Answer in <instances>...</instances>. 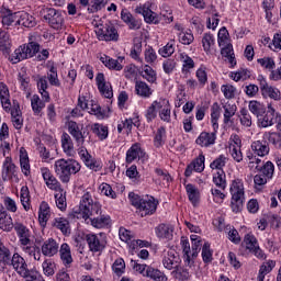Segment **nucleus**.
Masks as SVG:
<instances>
[{
	"instance_id": "obj_1",
	"label": "nucleus",
	"mask_w": 281,
	"mask_h": 281,
	"mask_svg": "<svg viewBox=\"0 0 281 281\" xmlns=\"http://www.w3.org/2000/svg\"><path fill=\"white\" fill-rule=\"evenodd\" d=\"M81 168L82 166H80V162L74 158H60L54 164V171L61 183H69V181H71V176L78 175Z\"/></svg>"
},
{
	"instance_id": "obj_2",
	"label": "nucleus",
	"mask_w": 281,
	"mask_h": 281,
	"mask_svg": "<svg viewBox=\"0 0 281 281\" xmlns=\"http://www.w3.org/2000/svg\"><path fill=\"white\" fill-rule=\"evenodd\" d=\"M128 199L131 204L136 209V214L142 216V218H144V216H153V214L157 212L159 202L153 196L146 195L143 198L135 194L134 192H131L128 194Z\"/></svg>"
},
{
	"instance_id": "obj_3",
	"label": "nucleus",
	"mask_w": 281,
	"mask_h": 281,
	"mask_svg": "<svg viewBox=\"0 0 281 281\" xmlns=\"http://www.w3.org/2000/svg\"><path fill=\"white\" fill-rule=\"evenodd\" d=\"M231 192V207L233 212L238 213L245 205V183L241 179H235L229 187Z\"/></svg>"
},
{
	"instance_id": "obj_4",
	"label": "nucleus",
	"mask_w": 281,
	"mask_h": 281,
	"mask_svg": "<svg viewBox=\"0 0 281 281\" xmlns=\"http://www.w3.org/2000/svg\"><path fill=\"white\" fill-rule=\"evenodd\" d=\"M38 52H41V45L36 42H30L29 44L16 48L14 53L10 55L9 60L12 65H16L18 63H21V60L36 56Z\"/></svg>"
},
{
	"instance_id": "obj_5",
	"label": "nucleus",
	"mask_w": 281,
	"mask_h": 281,
	"mask_svg": "<svg viewBox=\"0 0 281 281\" xmlns=\"http://www.w3.org/2000/svg\"><path fill=\"white\" fill-rule=\"evenodd\" d=\"M94 32L98 41H105V43L120 41V33L112 22H105L104 24H95Z\"/></svg>"
},
{
	"instance_id": "obj_6",
	"label": "nucleus",
	"mask_w": 281,
	"mask_h": 281,
	"mask_svg": "<svg viewBox=\"0 0 281 281\" xmlns=\"http://www.w3.org/2000/svg\"><path fill=\"white\" fill-rule=\"evenodd\" d=\"M99 212H102L100 203L93 201V196L90 192H86L81 198L78 214L82 216V218H90V216L98 215Z\"/></svg>"
},
{
	"instance_id": "obj_7",
	"label": "nucleus",
	"mask_w": 281,
	"mask_h": 281,
	"mask_svg": "<svg viewBox=\"0 0 281 281\" xmlns=\"http://www.w3.org/2000/svg\"><path fill=\"white\" fill-rule=\"evenodd\" d=\"M40 14L45 19L53 30H60L65 25L63 12L48 7H43Z\"/></svg>"
},
{
	"instance_id": "obj_8",
	"label": "nucleus",
	"mask_w": 281,
	"mask_h": 281,
	"mask_svg": "<svg viewBox=\"0 0 281 281\" xmlns=\"http://www.w3.org/2000/svg\"><path fill=\"white\" fill-rule=\"evenodd\" d=\"M257 82H259V89L262 98L265 100H273V102H281V91L277 87H273L267 82V78L262 75L257 77Z\"/></svg>"
},
{
	"instance_id": "obj_9",
	"label": "nucleus",
	"mask_w": 281,
	"mask_h": 281,
	"mask_svg": "<svg viewBox=\"0 0 281 281\" xmlns=\"http://www.w3.org/2000/svg\"><path fill=\"white\" fill-rule=\"evenodd\" d=\"M267 109V112L257 119L259 128H269V126H273V124H276L273 121L276 120V114L280 113L276 112V104H273V102L268 103Z\"/></svg>"
},
{
	"instance_id": "obj_10",
	"label": "nucleus",
	"mask_w": 281,
	"mask_h": 281,
	"mask_svg": "<svg viewBox=\"0 0 281 281\" xmlns=\"http://www.w3.org/2000/svg\"><path fill=\"white\" fill-rule=\"evenodd\" d=\"M79 147V157L83 161L85 166L94 172H100V170H102V161L89 155V151L87 148L82 147V145Z\"/></svg>"
},
{
	"instance_id": "obj_11",
	"label": "nucleus",
	"mask_w": 281,
	"mask_h": 281,
	"mask_svg": "<svg viewBox=\"0 0 281 281\" xmlns=\"http://www.w3.org/2000/svg\"><path fill=\"white\" fill-rule=\"evenodd\" d=\"M9 267H12V269L20 276H25L27 273V270L30 269L27 267V261H25V258L20 256L18 252L13 254L10 260L7 262Z\"/></svg>"
},
{
	"instance_id": "obj_12",
	"label": "nucleus",
	"mask_w": 281,
	"mask_h": 281,
	"mask_svg": "<svg viewBox=\"0 0 281 281\" xmlns=\"http://www.w3.org/2000/svg\"><path fill=\"white\" fill-rule=\"evenodd\" d=\"M0 19L2 26L5 27V30H9L14 25H19V13L12 12V10L8 9L7 7H1Z\"/></svg>"
},
{
	"instance_id": "obj_13",
	"label": "nucleus",
	"mask_w": 281,
	"mask_h": 281,
	"mask_svg": "<svg viewBox=\"0 0 281 281\" xmlns=\"http://www.w3.org/2000/svg\"><path fill=\"white\" fill-rule=\"evenodd\" d=\"M150 2L139 4L136 7L135 12L136 14H142V16H144L145 23H159V18L157 16V13L150 10Z\"/></svg>"
},
{
	"instance_id": "obj_14",
	"label": "nucleus",
	"mask_w": 281,
	"mask_h": 281,
	"mask_svg": "<svg viewBox=\"0 0 281 281\" xmlns=\"http://www.w3.org/2000/svg\"><path fill=\"white\" fill-rule=\"evenodd\" d=\"M41 175L48 190H53L54 192H56V190H60V188H63V184H60V181H58V179L54 177V173H52V170H49V168L43 167L41 169Z\"/></svg>"
},
{
	"instance_id": "obj_15",
	"label": "nucleus",
	"mask_w": 281,
	"mask_h": 281,
	"mask_svg": "<svg viewBox=\"0 0 281 281\" xmlns=\"http://www.w3.org/2000/svg\"><path fill=\"white\" fill-rule=\"evenodd\" d=\"M95 82L101 95L111 100V98H113V88L111 87V83L106 82L104 74L99 72L95 77Z\"/></svg>"
},
{
	"instance_id": "obj_16",
	"label": "nucleus",
	"mask_w": 281,
	"mask_h": 281,
	"mask_svg": "<svg viewBox=\"0 0 281 281\" xmlns=\"http://www.w3.org/2000/svg\"><path fill=\"white\" fill-rule=\"evenodd\" d=\"M67 128L69 135L74 137L77 146H82L85 144V133H82V127H80L76 121H68Z\"/></svg>"
},
{
	"instance_id": "obj_17",
	"label": "nucleus",
	"mask_w": 281,
	"mask_h": 281,
	"mask_svg": "<svg viewBox=\"0 0 281 281\" xmlns=\"http://www.w3.org/2000/svg\"><path fill=\"white\" fill-rule=\"evenodd\" d=\"M162 265L168 271H172L175 268L181 265V258L176 250H169L164 255Z\"/></svg>"
},
{
	"instance_id": "obj_18",
	"label": "nucleus",
	"mask_w": 281,
	"mask_h": 281,
	"mask_svg": "<svg viewBox=\"0 0 281 281\" xmlns=\"http://www.w3.org/2000/svg\"><path fill=\"white\" fill-rule=\"evenodd\" d=\"M87 243L90 251L98 254V251H102L104 247H106V240L102 238V235L98 236L95 234L87 235Z\"/></svg>"
},
{
	"instance_id": "obj_19",
	"label": "nucleus",
	"mask_w": 281,
	"mask_h": 281,
	"mask_svg": "<svg viewBox=\"0 0 281 281\" xmlns=\"http://www.w3.org/2000/svg\"><path fill=\"white\" fill-rule=\"evenodd\" d=\"M13 228L19 238L20 245H30V243H31L30 228H27V226H25L21 222H15Z\"/></svg>"
},
{
	"instance_id": "obj_20",
	"label": "nucleus",
	"mask_w": 281,
	"mask_h": 281,
	"mask_svg": "<svg viewBox=\"0 0 281 281\" xmlns=\"http://www.w3.org/2000/svg\"><path fill=\"white\" fill-rule=\"evenodd\" d=\"M205 170V156L200 154L184 171L186 177H192V172H203Z\"/></svg>"
},
{
	"instance_id": "obj_21",
	"label": "nucleus",
	"mask_w": 281,
	"mask_h": 281,
	"mask_svg": "<svg viewBox=\"0 0 281 281\" xmlns=\"http://www.w3.org/2000/svg\"><path fill=\"white\" fill-rule=\"evenodd\" d=\"M195 144L202 148H210V146H214V144H216V131L212 133L202 132L195 139Z\"/></svg>"
},
{
	"instance_id": "obj_22",
	"label": "nucleus",
	"mask_w": 281,
	"mask_h": 281,
	"mask_svg": "<svg viewBox=\"0 0 281 281\" xmlns=\"http://www.w3.org/2000/svg\"><path fill=\"white\" fill-rule=\"evenodd\" d=\"M16 177V166L12 162V158L7 157L2 165V179L3 181H10Z\"/></svg>"
},
{
	"instance_id": "obj_23",
	"label": "nucleus",
	"mask_w": 281,
	"mask_h": 281,
	"mask_svg": "<svg viewBox=\"0 0 281 281\" xmlns=\"http://www.w3.org/2000/svg\"><path fill=\"white\" fill-rule=\"evenodd\" d=\"M179 60L182 65L181 71L183 76H190V72L196 66L194 59H192L188 53H179Z\"/></svg>"
},
{
	"instance_id": "obj_24",
	"label": "nucleus",
	"mask_w": 281,
	"mask_h": 281,
	"mask_svg": "<svg viewBox=\"0 0 281 281\" xmlns=\"http://www.w3.org/2000/svg\"><path fill=\"white\" fill-rule=\"evenodd\" d=\"M250 148L255 155L258 157H267L269 155V143H267V139L263 138V140H254L250 145Z\"/></svg>"
},
{
	"instance_id": "obj_25",
	"label": "nucleus",
	"mask_w": 281,
	"mask_h": 281,
	"mask_svg": "<svg viewBox=\"0 0 281 281\" xmlns=\"http://www.w3.org/2000/svg\"><path fill=\"white\" fill-rule=\"evenodd\" d=\"M144 157V150L142 149V146L139 144H134L130 147V149L126 151V164H133V161H139Z\"/></svg>"
},
{
	"instance_id": "obj_26",
	"label": "nucleus",
	"mask_w": 281,
	"mask_h": 281,
	"mask_svg": "<svg viewBox=\"0 0 281 281\" xmlns=\"http://www.w3.org/2000/svg\"><path fill=\"white\" fill-rule=\"evenodd\" d=\"M58 243L55 241L54 238H49L42 245L41 251L43 256H46L47 258H52L53 256H56L58 254Z\"/></svg>"
},
{
	"instance_id": "obj_27",
	"label": "nucleus",
	"mask_w": 281,
	"mask_h": 281,
	"mask_svg": "<svg viewBox=\"0 0 281 281\" xmlns=\"http://www.w3.org/2000/svg\"><path fill=\"white\" fill-rule=\"evenodd\" d=\"M100 61L103 63L108 69H113L114 71H122V69H124V66H122L124 58L122 57L114 59L110 56L103 55L100 57Z\"/></svg>"
},
{
	"instance_id": "obj_28",
	"label": "nucleus",
	"mask_w": 281,
	"mask_h": 281,
	"mask_svg": "<svg viewBox=\"0 0 281 281\" xmlns=\"http://www.w3.org/2000/svg\"><path fill=\"white\" fill-rule=\"evenodd\" d=\"M201 43L203 52H205V54L210 56V54H212V52H214L216 47V37H214V34L212 33H204Z\"/></svg>"
},
{
	"instance_id": "obj_29",
	"label": "nucleus",
	"mask_w": 281,
	"mask_h": 281,
	"mask_svg": "<svg viewBox=\"0 0 281 281\" xmlns=\"http://www.w3.org/2000/svg\"><path fill=\"white\" fill-rule=\"evenodd\" d=\"M159 117L162 122H171L170 102L167 99H159L158 103Z\"/></svg>"
},
{
	"instance_id": "obj_30",
	"label": "nucleus",
	"mask_w": 281,
	"mask_h": 281,
	"mask_svg": "<svg viewBox=\"0 0 281 281\" xmlns=\"http://www.w3.org/2000/svg\"><path fill=\"white\" fill-rule=\"evenodd\" d=\"M61 148L67 157H76V149L74 148V139L67 133L61 135Z\"/></svg>"
},
{
	"instance_id": "obj_31",
	"label": "nucleus",
	"mask_w": 281,
	"mask_h": 281,
	"mask_svg": "<svg viewBox=\"0 0 281 281\" xmlns=\"http://www.w3.org/2000/svg\"><path fill=\"white\" fill-rule=\"evenodd\" d=\"M52 216V210L49 209V204L47 202H42L38 210V223L41 227L47 226V221Z\"/></svg>"
},
{
	"instance_id": "obj_32",
	"label": "nucleus",
	"mask_w": 281,
	"mask_h": 281,
	"mask_svg": "<svg viewBox=\"0 0 281 281\" xmlns=\"http://www.w3.org/2000/svg\"><path fill=\"white\" fill-rule=\"evenodd\" d=\"M10 112H11V121L14 128H16L18 131L23 128V114L21 113V108L19 106V104H14L10 109L9 113Z\"/></svg>"
},
{
	"instance_id": "obj_33",
	"label": "nucleus",
	"mask_w": 281,
	"mask_h": 281,
	"mask_svg": "<svg viewBox=\"0 0 281 281\" xmlns=\"http://www.w3.org/2000/svg\"><path fill=\"white\" fill-rule=\"evenodd\" d=\"M90 221L92 227H95V229H104L106 227H111V216L106 214L100 213V215L92 217Z\"/></svg>"
},
{
	"instance_id": "obj_34",
	"label": "nucleus",
	"mask_w": 281,
	"mask_h": 281,
	"mask_svg": "<svg viewBox=\"0 0 281 281\" xmlns=\"http://www.w3.org/2000/svg\"><path fill=\"white\" fill-rule=\"evenodd\" d=\"M0 229H2V232H12V229H14L12 215L8 214L5 210H0Z\"/></svg>"
},
{
	"instance_id": "obj_35",
	"label": "nucleus",
	"mask_w": 281,
	"mask_h": 281,
	"mask_svg": "<svg viewBox=\"0 0 281 281\" xmlns=\"http://www.w3.org/2000/svg\"><path fill=\"white\" fill-rule=\"evenodd\" d=\"M222 109L224 111V124H232V117L236 115V111H238V106L235 105L233 102H225L222 105Z\"/></svg>"
},
{
	"instance_id": "obj_36",
	"label": "nucleus",
	"mask_w": 281,
	"mask_h": 281,
	"mask_svg": "<svg viewBox=\"0 0 281 281\" xmlns=\"http://www.w3.org/2000/svg\"><path fill=\"white\" fill-rule=\"evenodd\" d=\"M0 100L2 109L10 113V109L12 108V103L10 102V90L8 89V86L4 83L0 85Z\"/></svg>"
},
{
	"instance_id": "obj_37",
	"label": "nucleus",
	"mask_w": 281,
	"mask_h": 281,
	"mask_svg": "<svg viewBox=\"0 0 281 281\" xmlns=\"http://www.w3.org/2000/svg\"><path fill=\"white\" fill-rule=\"evenodd\" d=\"M18 25L23 27H36V18L27 12L18 13Z\"/></svg>"
},
{
	"instance_id": "obj_38",
	"label": "nucleus",
	"mask_w": 281,
	"mask_h": 281,
	"mask_svg": "<svg viewBox=\"0 0 281 281\" xmlns=\"http://www.w3.org/2000/svg\"><path fill=\"white\" fill-rule=\"evenodd\" d=\"M90 130L92 131L93 135H95V137H98V139L101 142H104V139L109 137V127L104 124L93 123L90 126Z\"/></svg>"
},
{
	"instance_id": "obj_39",
	"label": "nucleus",
	"mask_w": 281,
	"mask_h": 281,
	"mask_svg": "<svg viewBox=\"0 0 281 281\" xmlns=\"http://www.w3.org/2000/svg\"><path fill=\"white\" fill-rule=\"evenodd\" d=\"M37 89L38 93H41L45 102H49V100H52L49 92L47 91V89H49V83H47V76H42L37 79Z\"/></svg>"
},
{
	"instance_id": "obj_40",
	"label": "nucleus",
	"mask_w": 281,
	"mask_h": 281,
	"mask_svg": "<svg viewBox=\"0 0 281 281\" xmlns=\"http://www.w3.org/2000/svg\"><path fill=\"white\" fill-rule=\"evenodd\" d=\"M173 232L175 227L170 224H160L156 227V236H158V238H167L170 240L172 239Z\"/></svg>"
},
{
	"instance_id": "obj_41",
	"label": "nucleus",
	"mask_w": 281,
	"mask_h": 281,
	"mask_svg": "<svg viewBox=\"0 0 281 281\" xmlns=\"http://www.w3.org/2000/svg\"><path fill=\"white\" fill-rule=\"evenodd\" d=\"M188 199L192 205H199V201L201 199V192H199V188L194 184L189 183L186 186Z\"/></svg>"
},
{
	"instance_id": "obj_42",
	"label": "nucleus",
	"mask_w": 281,
	"mask_h": 281,
	"mask_svg": "<svg viewBox=\"0 0 281 281\" xmlns=\"http://www.w3.org/2000/svg\"><path fill=\"white\" fill-rule=\"evenodd\" d=\"M20 166L23 175H25V177H30V157L27 156V151L25 150V148L20 149Z\"/></svg>"
},
{
	"instance_id": "obj_43",
	"label": "nucleus",
	"mask_w": 281,
	"mask_h": 281,
	"mask_svg": "<svg viewBox=\"0 0 281 281\" xmlns=\"http://www.w3.org/2000/svg\"><path fill=\"white\" fill-rule=\"evenodd\" d=\"M49 101H45V99L41 100V97L38 94H34L31 98V106L34 115H41L43 109H45V103Z\"/></svg>"
},
{
	"instance_id": "obj_44",
	"label": "nucleus",
	"mask_w": 281,
	"mask_h": 281,
	"mask_svg": "<svg viewBox=\"0 0 281 281\" xmlns=\"http://www.w3.org/2000/svg\"><path fill=\"white\" fill-rule=\"evenodd\" d=\"M55 203L58 210H67V192H65V189L60 188V190L55 191Z\"/></svg>"
},
{
	"instance_id": "obj_45",
	"label": "nucleus",
	"mask_w": 281,
	"mask_h": 281,
	"mask_svg": "<svg viewBox=\"0 0 281 281\" xmlns=\"http://www.w3.org/2000/svg\"><path fill=\"white\" fill-rule=\"evenodd\" d=\"M263 139H267L269 144H272L274 148L281 150V134L278 132H265Z\"/></svg>"
},
{
	"instance_id": "obj_46",
	"label": "nucleus",
	"mask_w": 281,
	"mask_h": 281,
	"mask_svg": "<svg viewBox=\"0 0 281 281\" xmlns=\"http://www.w3.org/2000/svg\"><path fill=\"white\" fill-rule=\"evenodd\" d=\"M248 109L252 115H256L257 120L260 117V115H265L267 113V108L265 104L256 100L249 102Z\"/></svg>"
},
{
	"instance_id": "obj_47",
	"label": "nucleus",
	"mask_w": 281,
	"mask_h": 281,
	"mask_svg": "<svg viewBox=\"0 0 281 281\" xmlns=\"http://www.w3.org/2000/svg\"><path fill=\"white\" fill-rule=\"evenodd\" d=\"M20 201L22 207H24L25 212H30L32 207L31 196H30V189L27 187H22L20 191Z\"/></svg>"
},
{
	"instance_id": "obj_48",
	"label": "nucleus",
	"mask_w": 281,
	"mask_h": 281,
	"mask_svg": "<svg viewBox=\"0 0 281 281\" xmlns=\"http://www.w3.org/2000/svg\"><path fill=\"white\" fill-rule=\"evenodd\" d=\"M135 91L140 98H150V95H153V90L150 89L148 83L144 81H136Z\"/></svg>"
},
{
	"instance_id": "obj_49",
	"label": "nucleus",
	"mask_w": 281,
	"mask_h": 281,
	"mask_svg": "<svg viewBox=\"0 0 281 281\" xmlns=\"http://www.w3.org/2000/svg\"><path fill=\"white\" fill-rule=\"evenodd\" d=\"M145 278H150V280L155 281H168V277L166 276V273L153 267L147 268Z\"/></svg>"
},
{
	"instance_id": "obj_50",
	"label": "nucleus",
	"mask_w": 281,
	"mask_h": 281,
	"mask_svg": "<svg viewBox=\"0 0 281 281\" xmlns=\"http://www.w3.org/2000/svg\"><path fill=\"white\" fill-rule=\"evenodd\" d=\"M59 256L64 265H71L74 262V258L71 257V248L69 247V244H61L59 249Z\"/></svg>"
},
{
	"instance_id": "obj_51",
	"label": "nucleus",
	"mask_w": 281,
	"mask_h": 281,
	"mask_svg": "<svg viewBox=\"0 0 281 281\" xmlns=\"http://www.w3.org/2000/svg\"><path fill=\"white\" fill-rule=\"evenodd\" d=\"M266 179H273V175L276 172V166L271 161H266L261 167L257 169Z\"/></svg>"
},
{
	"instance_id": "obj_52",
	"label": "nucleus",
	"mask_w": 281,
	"mask_h": 281,
	"mask_svg": "<svg viewBox=\"0 0 281 281\" xmlns=\"http://www.w3.org/2000/svg\"><path fill=\"white\" fill-rule=\"evenodd\" d=\"M201 247L203 244L201 243V237L198 235H191V260L194 262V258L199 256V251H201Z\"/></svg>"
},
{
	"instance_id": "obj_53",
	"label": "nucleus",
	"mask_w": 281,
	"mask_h": 281,
	"mask_svg": "<svg viewBox=\"0 0 281 281\" xmlns=\"http://www.w3.org/2000/svg\"><path fill=\"white\" fill-rule=\"evenodd\" d=\"M171 277L175 278V280L186 281L190 278V272H188L187 269L181 267L180 263L173 270H171Z\"/></svg>"
},
{
	"instance_id": "obj_54",
	"label": "nucleus",
	"mask_w": 281,
	"mask_h": 281,
	"mask_svg": "<svg viewBox=\"0 0 281 281\" xmlns=\"http://www.w3.org/2000/svg\"><path fill=\"white\" fill-rule=\"evenodd\" d=\"M213 183L220 190H225L227 188V180L225 176V171H217L213 175Z\"/></svg>"
},
{
	"instance_id": "obj_55",
	"label": "nucleus",
	"mask_w": 281,
	"mask_h": 281,
	"mask_svg": "<svg viewBox=\"0 0 281 281\" xmlns=\"http://www.w3.org/2000/svg\"><path fill=\"white\" fill-rule=\"evenodd\" d=\"M229 161V158L225 155H220L217 158H215L211 164L210 168L212 170H220L222 171L225 166H227V162Z\"/></svg>"
},
{
	"instance_id": "obj_56",
	"label": "nucleus",
	"mask_w": 281,
	"mask_h": 281,
	"mask_svg": "<svg viewBox=\"0 0 281 281\" xmlns=\"http://www.w3.org/2000/svg\"><path fill=\"white\" fill-rule=\"evenodd\" d=\"M142 77L147 80V82H156L157 72H155V69L149 65H144L142 67Z\"/></svg>"
},
{
	"instance_id": "obj_57",
	"label": "nucleus",
	"mask_w": 281,
	"mask_h": 281,
	"mask_svg": "<svg viewBox=\"0 0 281 281\" xmlns=\"http://www.w3.org/2000/svg\"><path fill=\"white\" fill-rule=\"evenodd\" d=\"M181 247L184 254V262L189 267L192 266V248H190V241L188 239H181Z\"/></svg>"
},
{
	"instance_id": "obj_58",
	"label": "nucleus",
	"mask_w": 281,
	"mask_h": 281,
	"mask_svg": "<svg viewBox=\"0 0 281 281\" xmlns=\"http://www.w3.org/2000/svg\"><path fill=\"white\" fill-rule=\"evenodd\" d=\"M42 269L44 276H47V278H50L56 273V262L52 259H45L42 263Z\"/></svg>"
},
{
	"instance_id": "obj_59",
	"label": "nucleus",
	"mask_w": 281,
	"mask_h": 281,
	"mask_svg": "<svg viewBox=\"0 0 281 281\" xmlns=\"http://www.w3.org/2000/svg\"><path fill=\"white\" fill-rule=\"evenodd\" d=\"M221 54L224 58L228 60L232 67L236 65V57L234 56V46H232V44H227L224 48H222Z\"/></svg>"
},
{
	"instance_id": "obj_60",
	"label": "nucleus",
	"mask_w": 281,
	"mask_h": 281,
	"mask_svg": "<svg viewBox=\"0 0 281 281\" xmlns=\"http://www.w3.org/2000/svg\"><path fill=\"white\" fill-rule=\"evenodd\" d=\"M53 227L60 229L63 234L69 233V221L65 217H55L53 221Z\"/></svg>"
},
{
	"instance_id": "obj_61",
	"label": "nucleus",
	"mask_w": 281,
	"mask_h": 281,
	"mask_svg": "<svg viewBox=\"0 0 281 281\" xmlns=\"http://www.w3.org/2000/svg\"><path fill=\"white\" fill-rule=\"evenodd\" d=\"M87 111L90 115H95L97 120H104V112L102 111V108L94 101H90Z\"/></svg>"
},
{
	"instance_id": "obj_62",
	"label": "nucleus",
	"mask_w": 281,
	"mask_h": 281,
	"mask_svg": "<svg viewBox=\"0 0 281 281\" xmlns=\"http://www.w3.org/2000/svg\"><path fill=\"white\" fill-rule=\"evenodd\" d=\"M175 40L169 41L164 47L159 48L158 54H160L162 58H170V56L175 54Z\"/></svg>"
},
{
	"instance_id": "obj_63",
	"label": "nucleus",
	"mask_w": 281,
	"mask_h": 281,
	"mask_svg": "<svg viewBox=\"0 0 281 281\" xmlns=\"http://www.w3.org/2000/svg\"><path fill=\"white\" fill-rule=\"evenodd\" d=\"M158 111H159V100L154 101L151 103V106L147 108V110L145 112V117H146L147 122H153V120H155L157 117Z\"/></svg>"
},
{
	"instance_id": "obj_64",
	"label": "nucleus",
	"mask_w": 281,
	"mask_h": 281,
	"mask_svg": "<svg viewBox=\"0 0 281 281\" xmlns=\"http://www.w3.org/2000/svg\"><path fill=\"white\" fill-rule=\"evenodd\" d=\"M21 278H24L25 281H45L41 272L32 269L26 270L25 276H22Z\"/></svg>"
}]
</instances>
